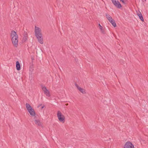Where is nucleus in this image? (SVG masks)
<instances>
[{
	"mask_svg": "<svg viewBox=\"0 0 148 148\" xmlns=\"http://www.w3.org/2000/svg\"><path fill=\"white\" fill-rule=\"evenodd\" d=\"M35 32L36 37L37 38L38 42L41 44L43 43L42 35L41 29L36 26L35 27Z\"/></svg>",
	"mask_w": 148,
	"mask_h": 148,
	"instance_id": "f257e3e1",
	"label": "nucleus"
},
{
	"mask_svg": "<svg viewBox=\"0 0 148 148\" xmlns=\"http://www.w3.org/2000/svg\"><path fill=\"white\" fill-rule=\"evenodd\" d=\"M11 36L12 37V43L15 47H17L18 42V36L16 32L14 31H12L11 33Z\"/></svg>",
	"mask_w": 148,
	"mask_h": 148,
	"instance_id": "f03ea898",
	"label": "nucleus"
},
{
	"mask_svg": "<svg viewBox=\"0 0 148 148\" xmlns=\"http://www.w3.org/2000/svg\"><path fill=\"white\" fill-rule=\"evenodd\" d=\"M57 117L59 120L61 122L64 123L65 120V117L63 115H62L61 112L60 111H58L57 112Z\"/></svg>",
	"mask_w": 148,
	"mask_h": 148,
	"instance_id": "7ed1b4c3",
	"label": "nucleus"
},
{
	"mask_svg": "<svg viewBox=\"0 0 148 148\" xmlns=\"http://www.w3.org/2000/svg\"><path fill=\"white\" fill-rule=\"evenodd\" d=\"M123 148H134V146L131 142L127 141L124 145Z\"/></svg>",
	"mask_w": 148,
	"mask_h": 148,
	"instance_id": "20e7f679",
	"label": "nucleus"
},
{
	"mask_svg": "<svg viewBox=\"0 0 148 148\" xmlns=\"http://www.w3.org/2000/svg\"><path fill=\"white\" fill-rule=\"evenodd\" d=\"M112 2L115 6L117 8H120L122 7L119 1L114 0H112Z\"/></svg>",
	"mask_w": 148,
	"mask_h": 148,
	"instance_id": "39448f33",
	"label": "nucleus"
},
{
	"mask_svg": "<svg viewBox=\"0 0 148 148\" xmlns=\"http://www.w3.org/2000/svg\"><path fill=\"white\" fill-rule=\"evenodd\" d=\"M75 85L79 91L81 92L83 94H85L86 93V92L83 89L79 87L77 84H75Z\"/></svg>",
	"mask_w": 148,
	"mask_h": 148,
	"instance_id": "423d86ee",
	"label": "nucleus"
},
{
	"mask_svg": "<svg viewBox=\"0 0 148 148\" xmlns=\"http://www.w3.org/2000/svg\"><path fill=\"white\" fill-rule=\"evenodd\" d=\"M28 112L29 113L30 115L32 116H34L36 114V113L34 110L32 108L28 110Z\"/></svg>",
	"mask_w": 148,
	"mask_h": 148,
	"instance_id": "0eeeda50",
	"label": "nucleus"
},
{
	"mask_svg": "<svg viewBox=\"0 0 148 148\" xmlns=\"http://www.w3.org/2000/svg\"><path fill=\"white\" fill-rule=\"evenodd\" d=\"M16 67L18 71H19L21 69V65L18 61H17L16 62Z\"/></svg>",
	"mask_w": 148,
	"mask_h": 148,
	"instance_id": "6e6552de",
	"label": "nucleus"
},
{
	"mask_svg": "<svg viewBox=\"0 0 148 148\" xmlns=\"http://www.w3.org/2000/svg\"><path fill=\"white\" fill-rule=\"evenodd\" d=\"M35 123L36 124L39 126H42V124L39 120H36L35 121Z\"/></svg>",
	"mask_w": 148,
	"mask_h": 148,
	"instance_id": "1a4fd4ad",
	"label": "nucleus"
},
{
	"mask_svg": "<svg viewBox=\"0 0 148 148\" xmlns=\"http://www.w3.org/2000/svg\"><path fill=\"white\" fill-rule=\"evenodd\" d=\"M27 35L26 32H25L24 34L23 37V41L25 42L27 40Z\"/></svg>",
	"mask_w": 148,
	"mask_h": 148,
	"instance_id": "9d476101",
	"label": "nucleus"
},
{
	"mask_svg": "<svg viewBox=\"0 0 148 148\" xmlns=\"http://www.w3.org/2000/svg\"><path fill=\"white\" fill-rule=\"evenodd\" d=\"M138 16L139 17V18L143 22L144 21V19L142 14L140 12L137 14Z\"/></svg>",
	"mask_w": 148,
	"mask_h": 148,
	"instance_id": "9b49d317",
	"label": "nucleus"
},
{
	"mask_svg": "<svg viewBox=\"0 0 148 148\" xmlns=\"http://www.w3.org/2000/svg\"><path fill=\"white\" fill-rule=\"evenodd\" d=\"M106 17L107 18V19L109 21H111V22L112 21V17L110 16V15L108 14H106Z\"/></svg>",
	"mask_w": 148,
	"mask_h": 148,
	"instance_id": "f8f14e48",
	"label": "nucleus"
},
{
	"mask_svg": "<svg viewBox=\"0 0 148 148\" xmlns=\"http://www.w3.org/2000/svg\"><path fill=\"white\" fill-rule=\"evenodd\" d=\"M26 107L27 110H29L31 108H32L30 104L28 103H26L25 105Z\"/></svg>",
	"mask_w": 148,
	"mask_h": 148,
	"instance_id": "ddd939ff",
	"label": "nucleus"
},
{
	"mask_svg": "<svg viewBox=\"0 0 148 148\" xmlns=\"http://www.w3.org/2000/svg\"><path fill=\"white\" fill-rule=\"evenodd\" d=\"M109 21L110 22L112 23V25L114 27H115L116 26V23L115 22V21L114 20H113L112 19V22L111 21Z\"/></svg>",
	"mask_w": 148,
	"mask_h": 148,
	"instance_id": "4468645a",
	"label": "nucleus"
},
{
	"mask_svg": "<svg viewBox=\"0 0 148 148\" xmlns=\"http://www.w3.org/2000/svg\"><path fill=\"white\" fill-rule=\"evenodd\" d=\"M44 92L45 94L48 97L50 96L49 92V91L47 90H46L44 91Z\"/></svg>",
	"mask_w": 148,
	"mask_h": 148,
	"instance_id": "2eb2a0df",
	"label": "nucleus"
},
{
	"mask_svg": "<svg viewBox=\"0 0 148 148\" xmlns=\"http://www.w3.org/2000/svg\"><path fill=\"white\" fill-rule=\"evenodd\" d=\"M124 4H126L127 2V0H120Z\"/></svg>",
	"mask_w": 148,
	"mask_h": 148,
	"instance_id": "dca6fc26",
	"label": "nucleus"
},
{
	"mask_svg": "<svg viewBox=\"0 0 148 148\" xmlns=\"http://www.w3.org/2000/svg\"><path fill=\"white\" fill-rule=\"evenodd\" d=\"M42 90L44 92V91H45V90H46L47 89L46 88V87L45 86H42Z\"/></svg>",
	"mask_w": 148,
	"mask_h": 148,
	"instance_id": "f3484780",
	"label": "nucleus"
},
{
	"mask_svg": "<svg viewBox=\"0 0 148 148\" xmlns=\"http://www.w3.org/2000/svg\"><path fill=\"white\" fill-rule=\"evenodd\" d=\"M99 28L100 29L101 31H102V29H103V27L101 26L100 24H99Z\"/></svg>",
	"mask_w": 148,
	"mask_h": 148,
	"instance_id": "a211bd4d",
	"label": "nucleus"
},
{
	"mask_svg": "<svg viewBox=\"0 0 148 148\" xmlns=\"http://www.w3.org/2000/svg\"><path fill=\"white\" fill-rule=\"evenodd\" d=\"M101 32H102L103 33H104V31L103 30V29H102V31H101Z\"/></svg>",
	"mask_w": 148,
	"mask_h": 148,
	"instance_id": "6ab92c4d",
	"label": "nucleus"
},
{
	"mask_svg": "<svg viewBox=\"0 0 148 148\" xmlns=\"http://www.w3.org/2000/svg\"><path fill=\"white\" fill-rule=\"evenodd\" d=\"M45 106L44 105H43V106H42V107H41V108L42 109V108H43L44 107H45Z\"/></svg>",
	"mask_w": 148,
	"mask_h": 148,
	"instance_id": "aec40b11",
	"label": "nucleus"
},
{
	"mask_svg": "<svg viewBox=\"0 0 148 148\" xmlns=\"http://www.w3.org/2000/svg\"><path fill=\"white\" fill-rule=\"evenodd\" d=\"M41 106V104H39L38 106V107H40V106Z\"/></svg>",
	"mask_w": 148,
	"mask_h": 148,
	"instance_id": "412c9836",
	"label": "nucleus"
},
{
	"mask_svg": "<svg viewBox=\"0 0 148 148\" xmlns=\"http://www.w3.org/2000/svg\"><path fill=\"white\" fill-rule=\"evenodd\" d=\"M31 59H32V60H34V59L33 58H31Z\"/></svg>",
	"mask_w": 148,
	"mask_h": 148,
	"instance_id": "4be33fe9",
	"label": "nucleus"
},
{
	"mask_svg": "<svg viewBox=\"0 0 148 148\" xmlns=\"http://www.w3.org/2000/svg\"><path fill=\"white\" fill-rule=\"evenodd\" d=\"M68 105V103H67V104H66V106H67Z\"/></svg>",
	"mask_w": 148,
	"mask_h": 148,
	"instance_id": "5701e85b",
	"label": "nucleus"
},
{
	"mask_svg": "<svg viewBox=\"0 0 148 148\" xmlns=\"http://www.w3.org/2000/svg\"><path fill=\"white\" fill-rule=\"evenodd\" d=\"M145 1H146V0H145Z\"/></svg>",
	"mask_w": 148,
	"mask_h": 148,
	"instance_id": "b1692460",
	"label": "nucleus"
}]
</instances>
